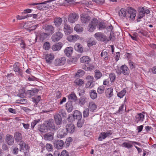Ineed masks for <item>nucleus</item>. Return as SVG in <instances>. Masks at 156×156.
I'll return each instance as SVG.
<instances>
[{"mask_svg":"<svg viewBox=\"0 0 156 156\" xmlns=\"http://www.w3.org/2000/svg\"><path fill=\"white\" fill-rule=\"evenodd\" d=\"M126 13V10L124 8H122L119 12V16L121 17H125L126 19L129 18L131 20H134L136 15V11L131 7H128L127 8Z\"/></svg>","mask_w":156,"mask_h":156,"instance_id":"1","label":"nucleus"},{"mask_svg":"<svg viewBox=\"0 0 156 156\" xmlns=\"http://www.w3.org/2000/svg\"><path fill=\"white\" fill-rule=\"evenodd\" d=\"M138 13L137 14L138 18L137 21L139 22L140 21V19L145 16V14H148L150 13V11L147 8L142 7H139L138 9Z\"/></svg>","mask_w":156,"mask_h":156,"instance_id":"2","label":"nucleus"},{"mask_svg":"<svg viewBox=\"0 0 156 156\" xmlns=\"http://www.w3.org/2000/svg\"><path fill=\"white\" fill-rule=\"evenodd\" d=\"M98 24V21L97 19L94 18L90 20L88 26L89 31L90 32L94 31L96 28Z\"/></svg>","mask_w":156,"mask_h":156,"instance_id":"3","label":"nucleus"},{"mask_svg":"<svg viewBox=\"0 0 156 156\" xmlns=\"http://www.w3.org/2000/svg\"><path fill=\"white\" fill-rule=\"evenodd\" d=\"M46 123L49 130L51 132H54L58 129V127L55 126L54 121L53 119H49Z\"/></svg>","mask_w":156,"mask_h":156,"instance_id":"4","label":"nucleus"},{"mask_svg":"<svg viewBox=\"0 0 156 156\" xmlns=\"http://www.w3.org/2000/svg\"><path fill=\"white\" fill-rule=\"evenodd\" d=\"M94 37L97 40L105 42H107L108 40L106 36L103 33L98 32L95 34L94 35Z\"/></svg>","mask_w":156,"mask_h":156,"instance_id":"5","label":"nucleus"},{"mask_svg":"<svg viewBox=\"0 0 156 156\" xmlns=\"http://www.w3.org/2000/svg\"><path fill=\"white\" fill-rule=\"evenodd\" d=\"M78 18V15L74 12L70 13L68 17V21L71 23H74L77 20Z\"/></svg>","mask_w":156,"mask_h":156,"instance_id":"6","label":"nucleus"},{"mask_svg":"<svg viewBox=\"0 0 156 156\" xmlns=\"http://www.w3.org/2000/svg\"><path fill=\"white\" fill-rule=\"evenodd\" d=\"M63 37L62 34L58 31L54 34L51 37V38L52 41L56 42L59 40Z\"/></svg>","mask_w":156,"mask_h":156,"instance_id":"7","label":"nucleus"},{"mask_svg":"<svg viewBox=\"0 0 156 156\" xmlns=\"http://www.w3.org/2000/svg\"><path fill=\"white\" fill-rule=\"evenodd\" d=\"M73 28L70 25L66 23L64 24L63 31L65 34L67 35H69L73 32Z\"/></svg>","mask_w":156,"mask_h":156,"instance_id":"8","label":"nucleus"},{"mask_svg":"<svg viewBox=\"0 0 156 156\" xmlns=\"http://www.w3.org/2000/svg\"><path fill=\"white\" fill-rule=\"evenodd\" d=\"M66 133H68L72 134L75 131V127L73 124L69 123L67 124L66 126Z\"/></svg>","mask_w":156,"mask_h":156,"instance_id":"9","label":"nucleus"},{"mask_svg":"<svg viewBox=\"0 0 156 156\" xmlns=\"http://www.w3.org/2000/svg\"><path fill=\"white\" fill-rule=\"evenodd\" d=\"M5 140L7 144L10 146L12 145L14 141L13 136L9 134L6 135Z\"/></svg>","mask_w":156,"mask_h":156,"instance_id":"10","label":"nucleus"},{"mask_svg":"<svg viewBox=\"0 0 156 156\" xmlns=\"http://www.w3.org/2000/svg\"><path fill=\"white\" fill-rule=\"evenodd\" d=\"M54 144L57 149H61L63 147L64 142L62 140H58L54 141Z\"/></svg>","mask_w":156,"mask_h":156,"instance_id":"11","label":"nucleus"},{"mask_svg":"<svg viewBox=\"0 0 156 156\" xmlns=\"http://www.w3.org/2000/svg\"><path fill=\"white\" fill-rule=\"evenodd\" d=\"M66 59L65 57H63L59 59L55 60L54 62V64L56 66L63 65L65 63Z\"/></svg>","mask_w":156,"mask_h":156,"instance_id":"12","label":"nucleus"},{"mask_svg":"<svg viewBox=\"0 0 156 156\" xmlns=\"http://www.w3.org/2000/svg\"><path fill=\"white\" fill-rule=\"evenodd\" d=\"M54 132L51 131L47 133L44 136V139L46 140L51 141L54 138Z\"/></svg>","mask_w":156,"mask_h":156,"instance_id":"13","label":"nucleus"},{"mask_svg":"<svg viewBox=\"0 0 156 156\" xmlns=\"http://www.w3.org/2000/svg\"><path fill=\"white\" fill-rule=\"evenodd\" d=\"M122 73L125 76H128L130 73L128 67L126 65H122L121 67Z\"/></svg>","mask_w":156,"mask_h":156,"instance_id":"14","label":"nucleus"},{"mask_svg":"<svg viewBox=\"0 0 156 156\" xmlns=\"http://www.w3.org/2000/svg\"><path fill=\"white\" fill-rule=\"evenodd\" d=\"M51 2V1L48 0L47 1L44 2H43L38 3H33L29 4L30 5H37V8L39 10H41L43 9V7L44 6L43 5L44 4H46L48 2Z\"/></svg>","mask_w":156,"mask_h":156,"instance_id":"15","label":"nucleus"},{"mask_svg":"<svg viewBox=\"0 0 156 156\" xmlns=\"http://www.w3.org/2000/svg\"><path fill=\"white\" fill-rule=\"evenodd\" d=\"M38 130L41 133H46L48 132L49 130L46 123H44L38 127Z\"/></svg>","mask_w":156,"mask_h":156,"instance_id":"16","label":"nucleus"},{"mask_svg":"<svg viewBox=\"0 0 156 156\" xmlns=\"http://www.w3.org/2000/svg\"><path fill=\"white\" fill-rule=\"evenodd\" d=\"M82 114L78 110H76L73 114V116L74 119H76L78 121H80L82 118Z\"/></svg>","mask_w":156,"mask_h":156,"instance_id":"17","label":"nucleus"},{"mask_svg":"<svg viewBox=\"0 0 156 156\" xmlns=\"http://www.w3.org/2000/svg\"><path fill=\"white\" fill-rule=\"evenodd\" d=\"M54 118L56 124L57 125H59L62 123V117L60 114H55L54 116Z\"/></svg>","mask_w":156,"mask_h":156,"instance_id":"18","label":"nucleus"},{"mask_svg":"<svg viewBox=\"0 0 156 156\" xmlns=\"http://www.w3.org/2000/svg\"><path fill=\"white\" fill-rule=\"evenodd\" d=\"M54 58V55L53 54H49L46 55L45 59L47 63L49 64H51L52 61Z\"/></svg>","mask_w":156,"mask_h":156,"instance_id":"19","label":"nucleus"},{"mask_svg":"<svg viewBox=\"0 0 156 156\" xmlns=\"http://www.w3.org/2000/svg\"><path fill=\"white\" fill-rule=\"evenodd\" d=\"M90 17L87 15H82L81 17V22L83 23H87L90 20Z\"/></svg>","mask_w":156,"mask_h":156,"instance_id":"20","label":"nucleus"},{"mask_svg":"<svg viewBox=\"0 0 156 156\" xmlns=\"http://www.w3.org/2000/svg\"><path fill=\"white\" fill-rule=\"evenodd\" d=\"M62 18L58 17L55 18L54 21V25L57 27H59L62 24Z\"/></svg>","mask_w":156,"mask_h":156,"instance_id":"21","label":"nucleus"},{"mask_svg":"<svg viewBox=\"0 0 156 156\" xmlns=\"http://www.w3.org/2000/svg\"><path fill=\"white\" fill-rule=\"evenodd\" d=\"M88 101V99L85 96H82L79 99L78 103L81 106L84 105Z\"/></svg>","mask_w":156,"mask_h":156,"instance_id":"22","label":"nucleus"},{"mask_svg":"<svg viewBox=\"0 0 156 156\" xmlns=\"http://www.w3.org/2000/svg\"><path fill=\"white\" fill-rule=\"evenodd\" d=\"M75 50L78 52L82 53L83 51V46L79 43H76L74 46Z\"/></svg>","mask_w":156,"mask_h":156,"instance_id":"23","label":"nucleus"},{"mask_svg":"<svg viewBox=\"0 0 156 156\" xmlns=\"http://www.w3.org/2000/svg\"><path fill=\"white\" fill-rule=\"evenodd\" d=\"M73 48L71 47L66 48L65 49L64 52L66 56L68 57H69L73 53Z\"/></svg>","mask_w":156,"mask_h":156,"instance_id":"24","label":"nucleus"},{"mask_svg":"<svg viewBox=\"0 0 156 156\" xmlns=\"http://www.w3.org/2000/svg\"><path fill=\"white\" fill-rule=\"evenodd\" d=\"M17 64L18 63H16L13 65V70L15 72H17V73L22 76L23 75L22 70L20 69L18 66H17Z\"/></svg>","mask_w":156,"mask_h":156,"instance_id":"25","label":"nucleus"},{"mask_svg":"<svg viewBox=\"0 0 156 156\" xmlns=\"http://www.w3.org/2000/svg\"><path fill=\"white\" fill-rule=\"evenodd\" d=\"M113 89L112 87L108 88L106 90L105 93L106 97L109 98L112 97L113 95Z\"/></svg>","mask_w":156,"mask_h":156,"instance_id":"26","label":"nucleus"},{"mask_svg":"<svg viewBox=\"0 0 156 156\" xmlns=\"http://www.w3.org/2000/svg\"><path fill=\"white\" fill-rule=\"evenodd\" d=\"M66 108L67 112H71L73 109L72 102L71 101H68L66 105Z\"/></svg>","mask_w":156,"mask_h":156,"instance_id":"27","label":"nucleus"},{"mask_svg":"<svg viewBox=\"0 0 156 156\" xmlns=\"http://www.w3.org/2000/svg\"><path fill=\"white\" fill-rule=\"evenodd\" d=\"M62 46V43L61 42H59L53 45L52 46V49L55 51L59 50Z\"/></svg>","mask_w":156,"mask_h":156,"instance_id":"28","label":"nucleus"},{"mask_svg":"<svg viewBox=\"0 0 156 156\" xmlns=\"http://www.w3.org/2000/svg\"><path fill=\"white\" fill-rule=\"evenodd\" d=\"M14 137L17 142L22 141V136L21 134L19 132L15 133L14 134Z\"/></svg>","mask_w":156,"mask_h":156,"instance_id":"29","label":"nucleus"},{"mask_svg":"<svg viewBox=\"0 0 156 156\" xmlns=\"http://www.w3.org/2000/svg\"><path fill=\"white\" fill-rule=\"evenodd\" d=\"M44 29L47 31L48 32L51 34L54 32V27L51 25H49L44 27Z\"/></svg>","mask_w":156,"mask_h":156,"instance_id":"30","label":"nucleus"},{"mask_svg":"<svg viewBox=\"0 0 156 156\" xmlns=\"http://www.w3.org/2000/svg\"><path fill=\"white\" fill-rule=\"evenodd\" d=\"M80 60L81 63H86L87 64H89L91 61V59L88 56H85L81 58Z\"/></svg>","mask_w":156,"mask_h":156,"instance_id":"31","label":"nucleus"},{"mask_svg":"<svg viewBox=\"0 0 156 156\" xmlns=\"http://www.w3.org/2000/svg\"><path fill=\"white\" fill-rule=\"evenodd\" d=\"M100 56L104 58V61L108 60L109 55H108V52L104 50H103L102 51Z\"/></svg>","mask_w":156,"mask_h":156,"instance_id":"32","label":"nucleus"},{"mask_svg":"<svg viewBox=\"0 0 156 156\" xmlns=\"http://www.w3.org/2000/svg\"><path fill=\"white\" fill-rule=\"evenodd\" d=\"M49 34L48 33L44 32H41L39 34L40 40L41 41H43L47 39Z\"/></svg>","mask_w":156,"mask_h":156,"instance_id":"33","label":"nucleus"},{"mask_svg":"<svg viewBox=\"0 0 156 156\" xmlns=\"http://www.w3.org/2000/svg\"><path fill=\"white\" fill-rule=\"evenodd\" d=\"M38 91V89L34 88L31 90H28L26 92V94L33 96L37 93Z\"/></svg>","mask_w":156,"mask_h":156,"instance_id":"34","label":"nucleus"},{"mask_svg":"<svg viewBox=\"0 0 156 156\" xmlns=\"http://www.w3.org/2000/svg\"><path fill=\"white\" fill-rule=\"evenodd\" d=\"M97 106L95 103L93 102H90L89 103L88 109L91 112H94L96 109Z\"/></svg>","mask_w":156,"mask_h":156,"instance_id":"35","label":"nucleus"},{"mask_svg":"<svg viewBox=\"0 0 156 156\" xmlns=\"http://www.w3.org/2000/svg\"><path fill=\"white\" fill-rule=\"evenodd\" d=\"M94 77L96 80H98L102 76V74L100 70L98 69H96L94 71Z\"/></svg>","mask_w":156,"mask_h":156,"instance_id":"36","label":"nucleus"},{"mask_svg":"<svg viewBox=\"0 0 156 156\" xmlns=\"http://www.w3.org/2000/svg\"><path fill=\"white\" fill-rule=\"evenodd\" d=\"M144 117V115L141 113H139L136 115L135 117V121L137 122L139 121H143Z\"/></svg>","mask_w":156,"mask_h":156,"instance_id":"37","label":"nucleus"},{"mask_svg":"<svg viewBox=\"0 0 156 156\" xmlns=\"http://www.w3.org/2000/svg\"><path fill=\"white\" fill-rule=\"evenodd\" d=\"M62 129H60L58 132L57 136L58 138H62L67 134V133L64 132H62Z\"/></svg>","mask_w":156,"mask_h":156,"instance_id":"38","label":"nucleus"},{"mask_svg":"<svg viewBox=\"0 0 156 156\" xmlns=\"http://www.w3.org/2000/svg\"><path fill=\"white\" fill-rule=\"evenodd\" d=\"M68 99L75 101L77 100V97L74 92H72L68 96Z\"/></svg>","mask_w":156,"mask_h":156,"instance_id":"39","label":"nucleus"},{"mask_svg":"<svg viewBox=\"0 0 156 156\" xmlns=\"http://www.w3.org/2000/svg\"><path fill=\"white\" fill-rule=\"evenodd\" d=\"M90 98L93 99L96 98L97 97V94L96 90H91L90 91Z\"/></svg>","mask_w":156,"mask_h":156,"instance_id":"40","label":"nucleus"},{"mask_svg":"<svg viewBox=\"0 0 156 156\" xmlns=\"http://www.w3.org/2000/svg\"><path fill=\"white\" fill-rule=\"evenodd\" d=\"M83 117L84 118L87 117L89 115V110L88 108H86L83 112Z\"/></svg>","mask_w":156,"mask_h":156,"instance_id":"41","label":"nucleus"},{"mask_svg":"<svg viewBox=\"0 0 156 156\" xmlns=\"http://www.w3.org/2000/svg\"><path fill=\"white\" fill-rule=\"evenodd\" d=\"M74 83L75 85H76V86H80L83 83V82L82 80L78 79L75 80Z\"/></svg>","mask_w":156,"mask_h":156,"instance_id":"42","label":"nucleus"},{"mask_svg":"<svg viewBox=\"0 0 156 156\" xmlns=\"http://www.w3.org/2000/svg\"><path fill=\"white\" fill-rule=\"evenodd\" d=\"M96 44L95 41L93 40L92 39H90L87 42V46L89 47H90L93 45H95Z\"/></svg>","mask_w":156,"mask_h":156,"instance_id":"43","label":"nucleus"},{"mask_svg":"<svg viewBox=\"0 0 156 156\" xmlns=\"http://www.w3.org/2000/svg\"><path fill=\"white\" fill-rule=\"evenodd\" d=\"M105 87L103 86H101L98 87L97 89V92L99 94L103 93L105 90Z\"/></svg>","mask_w":156,"mask_h":156,"instance_id":"44","label":"nucleus"},{"mask_svg":"<svg viewBox=\"0 0 156 156\" xmlns=\"http://www.w3.org/2000/svg\"><path fill=\"white\" fill-rule=\"evenodd\" d=\"M74 30L76 32H81L83 30V28L81 27L79 24H77L74 27Z\"/></svg>","mask_w":156,"mask_h":156,"instance_id":"45","label":"nucleus"},{"mask_svg":"<svg viewBox=\"0 0 156 156\" xmlns=\"http://www.w3.org/2000/svg\"><path fill=\"white\" fill-rule=\"evenodd\" d=\"M106 136L104 132H101L99 134L98 139L99 141H102L106 138Z\"/></svg>","mask_w":156,"mask_h":156,"instance_id":"46","label":"nucleus"},{"mask_svg":"<svg viewBox=\"0 0 156 156\" xmlns=\"http://www.w3.org/2000/svg\"><path fill=\"white\" fill-rule=\"evenodd\" d=\"M126 93V90L123 89L122 90L118 93V96L120 98H122L125 95Z\"/></svg>","mask_w":156,"mask_h":156,"instance_id":"47","label":"nucleus"},{"mask_svg":"<svg viewBox=\"0 0 156 156\" xmlns=\"http://www.w3.org/2000/svg\"><path fill=\"white\" fill-rule=\"evenodd\" d=\"M43 47L45 50H48L50 47V44L48 42H46L44 43Z\"/></svg>","mask_w":156,"mask_h":156,"instance_id":"48","label":"nucleus"},{"mask_svg":"<svg viewBox=\"0 0 156 156\" xmlns=\"http://www.w3.org/2000/svg\"><path fill=\"white\" fill-rule=\"evenodd\" d=\"M109 77L112 82H114L116 76L115 74L113 73H112L109 74Z\"/></svg>","mask_w":156,"mask_h":156,"instance_id":"49","label":"nucleus"},{"mask_svg":"<svg viewBox=\"0 0 156 156\" xmlns=\"http://www.w3.org/2000/svg\"><path fill=\"white\" fill-rule=\"evenodd\" d=\"M122 145L123 147H124L127 148H130L133 147V145L131 144L125 142L123 143L122 144Z\"/></svg>","mask_w":156,"mask_h":156,"instance_id":"50","label":"nucleus"},{"mask_svg":"<svg viewBox=\"0 0 156 156\" xmlns=\"http://www.w3.org/2000/svg\"><path fill=\"white\" fill-rule=\"evenodd\" d=\"M139 34H141L142 35L145 36L146 37L149 36L148 33L145 30H140V31L138 32Z\"/></svg>","mask_w":156,"mask_h":156,"instance_id":"51","label":"nucleus"},{"mask_svg":"<svg viewBox=\"0 0 156 156\" xmlns=\"http://www.w3.org/2000/svg\"><path fill=\"white\" fill-rule=\"evenodd\" d=\"M84 74V71L80 69L78 70L77 72L76 73V76L77 77H80L83 76Z\"/></svg>","mask_w":156,"mask_h":156,"instance_id":"52","label":"nucleus"},{"mask_svg":"<svg viewBox=\"0 0 156 156\" xmlns=\"http://www.w3.org/2000/svg\"><path fill=\"white\" fill-rule=\"evenodd\" d=\"M40 119H38L35 120H34L32 123L31 124V128L33 129L34 128L35 126L40 121Z\"/></svg>","mask_w":156,"mask_h":156,"instance_id":"53","label":"nucleus"},{"mask_svg":"<svg viewBox=\"0 0 156 156\" xmlns=\"http://www.w3.org/2000/svg\"><path fill=\"white\" fill-rule=\"evenodd\" d=\"M73 139L72 138L70 137H69L67 138L65 141V143L66 144L67 146H69L70 144V143L72 142Z\"/></svg>","mask_w":156,"mask_h":156,"instance_id":"54","label":"nucleus"},{"mask_svg":"<svg viewBox=\"0 0 156 156\" xmlns=\"http://www.w3.org/2000/svg\"><path fill=\"white\" fill-rule=\"evenodd\" d=\"M19 144L20 147V151H21L22 150H24V148L26 144L23 141H21L20 142Z\"/></svg>","mask_w":156,"mask_h":156,"instance_id":"55","label":"nucleus"},{"mask_svg":"<svg viewBox=\"0 0 156 156\" xmlns=\"http://www.w3.org/2000/svg\"><path fill=\"white\" fill-rule=\"evenodd\" d=\"M92 82L90 81H88L86 84V87L90 88L94 86V84Z\"/></svg>","mask_w":156,"mask_h":156,"instance_id":"56","label":"nucleus"},{"mask_svg":"<svg viewBox=\"0 0 156 156\" xmlns=\"http://www.w3.org/2000/svg\"><path fill=\"white\" fill-rule=\"evenodd\" d=\"M128 63L130 66V69H133L135 67L136 64L131 60H129L128 61Z\"/></svg>","mask_w":156,"mask_h":156,"instance_id":"57","label":"nucleus"},{"mask_svg":"<svg viewBox=\"0 0 156 156\" xmlns=\"http://www.w3.org/2000/svg\"><path fill=\"white\" fill-rule=\"evenodd\" d=\"M47 150L49 151H51L53 150L52 145L50 144H47L46 145Z\"/></svg>","mask_w":156,"mask_h":156,"instance_id":"58","label":"nucleus"},{"mask_svg":"<svg viewBox=\"0 0 156 156\" xmlns=\"http://www.w3.org/2000/svg\"><path fill=\"white\" fill-rule=\"evenodd\" d=\"M12 152L14 154H17L18 153V148L17 147H12Z\"/></svg>","mask_w":156,"mask_h":156,"instance_id":"59","label":"nucleus"},{"mask_svg":"<svg viewBox=\"0 0 156 156\" xmlns=\"http://www.w3.org/2000/svg\"><path fill=\"white\" fill-rule=\"evenodd\" d=\"M92 1L96 3L102 5L105 2L104 0H92Z\"/></svg>","mask_w":156,"mask_h":156,"instance_id":"60","label":"nucleus"},{"mask_svg":"<svg viewBox=\"0 0 156 156\" xmlns=\"http://www.w3.org/2000/svg\"><path fill=\"white\" fill-rule=\"evenodd\" d=\"M21 90L22 91V93H20L18 94V96L20 97H23L24 96V94H26V90H25V88H23Z\"/></svg>","mask_w":156,"mask_h":156,"instance_id":"61","label":"nucleus"},{"mask_svg":"<svg viewBox=\"0 0 156 156\" xmlns=\"http://www.w3.org/2000/svg\"><path fill=\"white\" fill-rule=\"evenodd\" d=\"M41 96H38L36 98H33V102L37 105L40 101L41 99Z\"/></svg>","mask_w":156,"mask_h":156,"instance_id":"62","label":"nucleus"},{"mask_svg":"<svg viewBox=\"0 0 156 156\" xmlns=\"http://www.w3.org/2000/svg\"><path fill=\"white\" fill-rule=\"evenodd\" d=\"M98 26L99 29H104L106 27L105 24L104 23H100L98 24Z\"/></svg>","mask_w":156,"mask_h":156,"instance_id":"63","label":"nucleus"},{"mask_svg":"<svg viewBox=\"0 0 156 156\" xmlns=\"http://www.w3.org/2000/svg\"><path fill=\"white\" fill-rule=\"evenodd\" d=\"M61 156H69V152L65 150H63L61 152Z\"/></svg>","mask_w":156,"mask_h":156,"instance_id":"64","label":"nucleus"}]
</instances>
